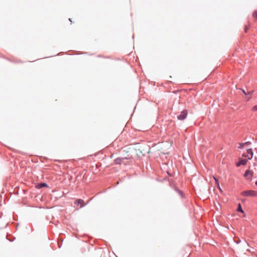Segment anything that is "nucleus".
<instances>
[{
    "label": "nucleus",
    "mask_w": 257,
    "mask_h": 257,
    "mask_svg": "<svg viewBox=\"0 0 257 257\" xmlns=\"http://www.w3.org/2000/svg\"><path fill=\"white\" fill-rule=\"evenodd\" d=\"M137 151L136 148L133 146L125 147L122 151V159L130 160L132 159L133 154Z\"/></svg>",
    "instance_id": "obj_1"
},
{
    "label": "nucleus",
    "mask_w": 257,
    "mask_h": 257,
    "mask_svg": "<svg viewBox=\"0 0 257 257\" xmlns=\"http://www.w3.org/2000/svg\"><path fill=\"white\" fill-rule=\"evenodd\" d=\"M241 195L244 197H257V191L252 190H248L242 191Z\"/></svg>",
    "instance_id": "obj_2"
},
{
    "label": "nucleus",
    "mask_w": 257,
    "mask_h": 257,
    "mask_svg": "<svg viewBox=\"0 0 257 257\" xmlns=\"http://www.w3.org/2000/svg\"><path fill=\"white\" fill-rule=\"evenodd\" d=\"M253 172L252 171H251L250 170H247L245 171V172L244 174V177L247 180H251V178L253 176Z\"/></svg>",
    "instance_id": "obj_3"
},
{
    "label": "nucleus",
    "mask_w": 257,
    "mask_h": 257,
    "mask_svg": "<svg viewBox=\"0 0 257 257\" xmlns=\"http://www.w3.org/2000/svg\"><path fill=\"white\" fill-rule=\"evenodd\" d=\"M188 111L186 109L183 110L181 114L177 116V118L178 119L182 120L185 119L187 116Z\"/></svg>",
    "instance_id": "obj_4"
},
{
    "label": "nucleus",
    "mask_w": 257,
    "mask_h": 257,
    "mask_svg": "<svg viewBox=\"0 0 257 257\" xmlns=\"http://www.w3.org/2000/svg\"><path fill=\"white\" fill-rule=\"evenodd\" d=\"M243 156L247 158L248 159H252L253 157V152L251 149H248L246 154H244Z\"/></svg>",
    "instance_id": "obj_5"
},
{
    "label": "nucleus",
    "mask_w": 257,
    "mask_h": 257,
    "mask_svg": "<svg viewBox=\"0 0 257 257\" xmlns=\"http://www.w3.org/2000/svg\"><path fill=\"white\" fill-rule=\"evenodd\" d=\"M75 204H77L78 205H80V207H83L85 206V203L84 201L82 199H77L75 201Z\"/></svg>",
    "instance_id": "obj_6"
},
{
    "label": "nucleus",
    "mask_w": 257,
    "mask_h": 257,
    "mask_svg": "<svg viewBox=\"0 0 257 257\" xmlns=\"http://www.w3.org/2000/svg\"><path fill=\"white\" fill-rule=\"evenodd\" d=\"M125 160L124 159H122V156L120 158H117L115 159L114 162L117 164H120L124 162V161Z\"/></svg>",
    "instance_id": "obj_7"
},
{
    "label": "nucleus",
    "mask_w": 257,
    "mask_h": 257,
    "mask_svg": "<svg viewBox=\"0 0 257 257\" xmlns=\"http://www.w3.org/2000/svg\"><path fill=\"white\" fill-rule=\"evenodd\" d=\"M43 187H47V184L46 183H40L36 186V187L38 189H40Z\"/></svg>",
    "instance_id": "obj_8"
},
{
    "label": "nucleus",
    "mask_w": 257,
    "mask_h": 257,
    "mask_svg": "<svg viewBox=\"0 0 257 257\" xmlns=\"http://www.w3.org/2000/svg\"><path fill=\"white\" fill-rule=\"evenodd\" d=\"M239 162L242 165H244L246 164L247 160L245 159H241L239 161Z\"/></svg>",
    "instance_id": "obj_9"
},
{
    "label": "nucleus",
    "mask_w": 257,
    "mask_h": 257,
    "mask_svg": "<svg viewBox=\"0 0 257 257\" xmlns=\"http://www.w3.org/2000/svg\"><path fill=\"white\" fill-rule=\"evenodd\" d=\"M237 211H239V212H241L242 213H243V211L242 210V208H241V205L240 203L238 204V208L237 209Z\"/></svg>",
    "instance_id": "obj_10"
},
{
    "label": "nucleus",
    "mask_w": 257,
    "mask_h": 257,
    "mask_svg": "<svg viewBox=\"0 0 257 257\" xmlns=\"http://www.w3.org/2000/svg\"><path fill=\"white\" fill-rule=\"evenodd\" d=\"M250 144V143L249 142H246L245 143L241 144H240V148H243L244 145H249Z\"/></svg>",
    "instance_id": "obj_11"
},
{
    "label": "nucleus",
    "mask_w": 257,
    "mask_h": 257,
    "mask_svg": "<svg viewBox=\"0 0 257 257\" xmlns=\"http://www.w3.org/2000/svg\"><path fill=\"white\" fill-rule=\"evenodd\" d=\"M251 110L254 112L257 111V105L253 106L251 108Z\"/></svg>",
    "instance_id": "obj_12"
},
{
    "label": "nucleus",
    "mask_w": 257,
    "mask_h": 257,
    "mask_svg": "<svg viewBox=\"0 0 257 257\" xmlns=\"http://www.w3.org/2000/svg\"><path fill=\"white\" fill-rule=\"evenodd\" d=\"M252 17L257 19V11H254L252 14Z\"/></svg>",
    "instance_id": "obj_13"
},
{
    "label": "nucleus",
    "mask_w": 257,
    "mask_h": 257,
    "mask_svg": "<svg viewBox=\"0 0 257 257\" xmlns=\"http://www.w3.org/2000/svg\"><path fill=\"white\" fill-rule=\"evenodd\" d=\"M213 178L215 180L216 185H218L219 181H218V179H216L215 177H213Z\"/></svg>",
    "instance_id": "obj_14"
},
{
    "label": "nucleus",
    "mask_w": 257,
    "mask_h": 257,
    "mask_svg": "<svg viewBox=\"0 0 257 257\" xmlns=\"http://www.w3.org/2000/svg\"><path fill=\"white\" fill-rule=\"evenodd\" d=\"M216 186H217V188L219 189V190L220 191H222V190H221V188L220 187L219 184H218V185H216Z\"/></svg>",
    "instance_id": "obj_15"
},
{
    "label": "nucleus",
    "mask_w": 257,
    "mask_h": 257,
    "mask_svg": "<svg viewBox=\"0 0 257 257\" xmlns=\"http://www.w3.org/2000/svg\"><path fill=\"white\" fill-rule=\"evenodd\" d=\"M235 242L238 244L240 242V240L238 238L237 240L235 241Z\"/></svg>",
    "instance_id": "obj_16"
},
{
    "label": "nucleus",
    "mask_w": 257,
    "mask_h": 257,
    "mask_svg": "<svg viewBox=\"0 0 257 257\" xmlns=\"http://www.w3.org/2000/svg\"><path fill=\"white\" fill-rule=\"evenodd\" d=\"M240 165H241V164L240 163V162L239 161V162L236 164V166H237V167H238V166H239Z\"/></svg>",
    "instance_id": "obj_17"
},
{
    "label": "nucleus",
    "mask_w": 257,
    "mask_h": 257,
    "mask_svg": "<svg viewBox=\"0 0 257 257\" xmlns=\"http://www.w3.org/2000/svg\"><path fill=\"white\" fill-rule=\"evenodd\" d=\"M242 91L243 93L244 94H246V92L245 91V90H242Z\"/></svg>",
    "instance_id": "obj_18"
},
{
    "label": "nucleus",
    "mask_w": 257,
    "mask_h": 257,
    "mask_svg": "<svg viewBox=\"0 0 257 257\" xmlns=\"http://www.w3.org/2000/svg\"><path fill=\"white\" fill-rule=\"evenodd\" d=\"M255 185L257 186V180L256 181V182H255Z\"/></svg>",
    "instance_id": "obj_19"
},
{
    "label": "nucleus",
    "mask_w": 257,
    "mask_h": 257,
    "mask_svg": "<svg viewBox=\"0 0 257 257\" xmlns=\"http://www.w3.org/2000/svg\"><path fill=\"white\" fill-rule=\"evenodd\" d=\"M247 251H250V250H249V249H247Z\"/></svg>",
    "instance_id": "obj_20"
}]
</instances>
